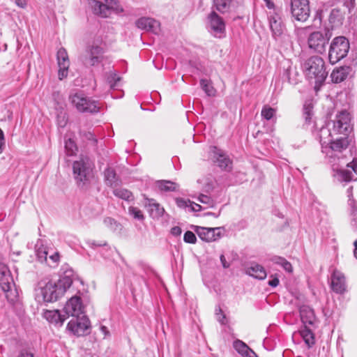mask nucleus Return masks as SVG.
<instances>
[{
  "label": "nucleus",
  "mask_w": 357,
  "mask_h": 357,
  "mask_svg": "<svg viewBox=\"0 0 357 357\" xmlns=\"http://www.w3.org/2000/svg\"><path fill=\"white\" fill-rule=\"evenodd\" d=\"M93 165L89 157L82 156L73 165V177L77 187L82 190H88L93 181Z\"/></svg>",
  "instance_id": "f257e3e1"
},
{
  "label": "nucleus",
  "mask_w": 357,
  "mask_h": 357,
  "mask_svg": "<svg viewBox=\"0 0 357 357\" xmlns=\"http://www.w3.org/2000/svg\"><path fill=\"white\" fill-rule=\"evenodd\" d=\"M303 68L307 78L314 80V89L319 90L328 76L324 60L319 56H312L305 61Z\"/></svg>",
  "instance_id": "f03ea898"
},
{
  "label": "nucleus",
  "mask_w": 357,
  "mask_h": 357,
  "mask_svg": "<svg viewBox=\"0 0 357 357\" xmlns=\"http://www.w3.org/2000/svg\"><path fill=\"white\" fill-rule=\"evenodd\" d=\"M350 50V43L349 40L344 36L335 37L329 46L328 61L330 63L334 65L344 59Z\"/></svg>",
  "instance_id": "7ed1b4c3"
},
{
  "label": "nucleus",
  "mask_w": 357,
  "mask_h": 357,
  "mask_svg": "<svg viewBox=\"0 0 357 357\" xmlns=\"http://www.w3.org/2000/svg\"><path fill=\"white\" fill-rule=\"evenodd\" d=\"M0 287L9 303H14L17 301L19 295L13 278L8 267L3 263H0Z\"/></svg>",
  "instance_id": "20e7f679"
},
{
  "label": "nucleus",
  "mask_w": 357,
  "mask_h": 357,
  "mask_svg": "<svg viewBox=\"0 0 357 357\" xmlns=\"http://www.w3.org/2000/svg\"><path fill=\"white\" fill-rule=\"evenodd\" d=\"M69 100L79 112L94 114L100 111V103L98 100L85 96L83 93H76L70 95Z\"/></svg>",
  "instance_id": "39448f33"
},
{
  "label": "nucleus",
  "mask_w": 357,
  "mask_h": 357,
  "mask_svg": "<svg viewBox=\"0 0 357 357\" xmlns=\"http://www.w3.org/2000/svg\"><path fill=\"white\" fill-rule=\"evenodd\" d=\"M331 35L328 29H325L323 31H317L311 33L307 38L308 47L317 53L323 54L326 51V45Z\"/></svg>",
  "instance_id": "423d86ee"
},
{
  "label": "nucleus",
  "mask_w": 357,
  "mask_h": 357,
  "mask_svg": "<svg viewBox=\"0 0 357 357\" xmlns=\"http://www.w3.org/2000/svg\"><path fill=\"white\" fill-rule=\"evenodd\" d=\"M39 292L37 297L40 300L41 298L44 302H54L57 301L63 295V289L58 287L56 282L49 281L43 284V282L39 283Z\"/></svg>",
  "instance_id": "0eeeda50"
},
{
  "label": "nucleus",
  "mask_w": 357,
  "mask_h": 357,
  "mask_svg": "<svg viewBox=\"0 0 357 357\" xmlns=\"http://www.w3.org/2000/svg\"><path fill=\"white\" fill-rule=\"evenodd\" d=\"M352 130L353 125L350 113L345 109L339 112L333 121V132L337 135L348 136Z\"/></svg>",
  "instance_id": "6e6552de"
},
{
  "label": "nucleus",
  "mask_w": 357,
  "mask_h": 357,
  "mask_svg": "<svg viewBox=\"0 0 357 357\" xmlns=\"http://www.w3.org/2000/svg\"><path fill=\"white\" fill-rule=\"evenodd\" d=\"M291 17L298 22H306L310 15L309 0H291Z\"/></svg>",
  "instance_id": "1a4fd4ad"
},
{
  "label": "nucleus",
  "mask_w": 357,
  "mask_h": 357,
  "mask_svg": "<svg viewBox=\"0 0 357 357\" xmlns=\"http://www.w3.org/2000/svg\"><path fill=\"white\" fill-rule=\"evenodd\" d=\"M90 321L85 315L75 317L67 325V329L77 336H83L89 333Z\"/></svg>",
  "instance_id": "9d476101"
},
{
  "label": "nucleus",
  "mask_w": 357,
  "mask_h": 357,
  "mask_svg": "<svg viewBox=\"0 0 357 357\" xmlns=\"http://www.w3.org/2000/svg\"><path fill=\"white\" fill-rule=\"evenodd\" d=\"M209 31L215 37L221 38L225 33V23L215 11L208 16Z\"/></svg>",
  "instance_id": "9b49d317"
},
{
  "label": "nucleus",
  "mask_w": 357,
  "mask_h": 357,
  "mask_svg": "<svg viewBox=\"0 0 357 357\" xmlns=\"http://www.w3.org/2000/svg\"><path fill=\"white\" fill-rule=\"evenodd\" d=\"M192 229L198 236L206 242H212L218 240L222 236V227H203L193 225Z\"/></svg>",
  "instance_id": "f8f14e48"
},
{
  "label": "nucleus",
  "mask_w": 357,
  "mask_h": 357,
  "mask_svg": "<svg viewBox=\"0 0 357 357\" xmlns=\"http://www.w3.org/2000/svg\"><path fill=\"white\" fill-rule=\"evenodd\" d=\"M63 311L68 318L70 316L75 317L84 315V306L82 305L81 298L75 296L70 298L64 306Z\"/></svg>",
  "instance_id": "ddd939ff"
},
{
  "label": "nucleus",
  "mask_w": 357,
  "mask_h": 357,
  "mask_svg": "<svg viewBox=\"0 0 357 357\" xmlns=\"http://www.w3.org/2000/svg\"><path fill=\"white\" fill-rule=\"evenodd\" d=\"M213 162L222 170L229 172L232 169V161L223 151L213 146L211 149Z\"/></svg>",
  "instance_id": "4468645a"
},
{
  "label": "nucleus",
  "mask_w": 357,
  "mask_h": 357,
  "mask_svg": "<svg viewBox=\"0 0 357 357\" xmlns=\"http://www.w3.org/2000/svg\"><path fill=\"white\" fill-rule=\"evenodd\" d=\"M269 25L275 40L281 39L285 33L286 27L281 17L275 13L269 17Z\"/></svg>",
  "instance_id": "2eb2a0df"
},
{
  "label": "nucleus",
  "mask_w": 357,
  "mask_h": 357,
  "mask_svg": "<svg viewBox=\"0 0 357 357\" xmlns=\"http://www.w3.org/2000/svg\"><path fill=\"white\" fill-rule=\"evenodd\" d=\"M57 62L59 66V79L62 80L68 76V68L70 66L68 55L63 47L60 48L57 52Z\"/></svg>",
  "instance_id": "dca6fc26"
},
{
  "label": "nucleus",
  "mask_w": 357,
  "mask_h": 357,
  "mask_svg": "<svg viewBox=\"0 0 357 357\" xmlns=\"http://www.w3.org/2000/svg\"><path fill=\"white\" fill-rule=\"evenodd\" d=\"M331 289L336 294H342L347 291L344 275L338 270H334L331 275Z\"/></svg>",
  "instance_id": "f3484780"
},
{
  "label": "nucleus",
  "mask_w": 357,
  "mask_h": 357,
  "mask_svg": "<svg viewBox=\"0 0 357 357\" xmlns=\"http://www.w3.org/2000/svg\"><path fill=\"white\" fill-rule=\"evenodd\" d=\"M136 26L141 29H144L157 33L160 30L158 21L150 17H142L137 20Z\"/></svg>",
  "instance_id": "a211bd4d"
},
{
  "label": "nucleus",
  "mask_w": 357,
  "mask_h": 357,
  "mask_svg": "<svg viewBox=\"0 0 357 357\" xmlns=\"http://www.w3.org/2000/svg\"><path fill=\"white\" fill-rule=\"evenodd\" d=\"M86 52L90 66H93L101 62L103 54V50L101 47L98 45L89 46Z\"/></svg>",
  "instance_id": "6ab92c4d"
},
{
  "label": "nucleus",
  "mask_w": 357,
  "mask_h": 357,
  "mask_svg": "<svg viewBox=\"0 0 357 357\" xmlns=\"http://www.w3.org/2000/svg\"><path fill=\"white\" fill-rule=\"evenodd\" d=\"M144 206L147 208L150 216L159 218L163 215L165 209L155 199L146 198Z\"/></svg>",
  "instance_id": "aec40b11"
},
{
  "label": "nucleus",
  "mask_w": 357,
  "mask_h": 357,
  "mask_svg": "<svg viewBox=\"0 0 357 357\" xmlns=\"http://www.w3.org/2000/svg\"><path fill=\"white\" fill-rule=\"evenodd\" d=\"M351 71L352 68L348 66L336 68L331 74V80L334 83H340L350 75Z\"/></svg>",
  "instance_id": "412c9836"
},
{
  "label": "nucleus",
  "mask_w": 357,
  "mask_h": 357,
  "mask_svg": "<svg viewBox=\"0 0 357 357\" xmlns=\"http://www.w3.org/2000/svg\"><path fill=\"white\" fill-rule=\"evenodd\" d=\"M104 178L105 184L112 188L119 187L121 184V179L116 174L114 169L110 167L105 169Z\"/></svg>",
  "instance_id": "4be33fe9"
},
{
  "label": "nucleus",
  "mask_w": 357,
  "mask_h": 357,
  "mask_svg": "<svg viewBox=\"0 0 357 357\" xmlns=\"http://www.w3.org/2000/svg\"><path fill=\"white\" fill-rule=\"evenodd\" d=\"M44 317L51 324L56 326H61L66 319L67 315L61 314L59 310H46L44 312Z\"/></svg>",
  "instance_id": "5701e85b"
},
{
  "label": "nucleus",
  "mask_w": 357,
  "mask_h": 357,
  "mask_svg": "<svg viewBox=\"0 0 357 357\" xmlns=\"http://www.w3.org/2000/svg\"><path fill=\"white\" fill-rule=\"evenodd\" d=\"M245 273L258 280H264L267 275L264 268L257 263H251L250 266L246 268Z\"/></svg>",
  "instance_id": "b1692460"
},
{
  "label": "nucleus",
  "mask_w": 357,
  "mask_h": 357,
  "mask_svg": "<svg viewBox=\"0 0 357 357\" xmlns=\"http://www.w3.org/2000/svg\"><path fill=\"white\" fill-rule=\"evenodd\" d=\"M301 319L305 326L313 325L315 321L314 310L307 305H303L300 307Z\"/></svg>",
  "instance_id": "393cba45"
},
{
  "label": "nucleus",
  "mask_w": 357,
  "mask_h": 357,
  "mask_svg": "<svg viewBox=\"0 0 357 357\" xmlns=\"http://www.w3.org/2000/svg\"><path fill=\"white\" fill-rule=\"evenodd\" d=\"M349 141L348 136H344L336 140H331L330 142L329 149L335 152L341 153L347 149L349 146Z\"/></svg>",
  "instance_id": "a878e982"
},
{
  "label": "nucleus",
  "mask_w": 357,
  "mask_h": 357,
  "mask_svg": "<svg viewBox=\"0 0 357 357\" xmlns=\"http://www.w3.org/2000/svg\"><path fill=\"white\" fill-rule=\"evenodd\" d=\"M235 350L243 357H252L255 353L243 341L236 340L233 343Z\"/></svg>",
  "instance_id": "bb28decb"
},
{
  "label": "nucleus",
  "mask_w": 357,
  "mask_h": 357,
  "mask_svg": "<svg viewBox=\"0 0 357 357\" xmlns=\"http://www.w3.org/2000/svg\"><path fill=\"white\" fill-rule=\"evenodd\" d=\"M214 8L220 13L225 14L231 11L234 0H213Z\"/></svg>",
  "instance_id": "cd10ccee"
},
{
  "label": "nucleus",
  "mask_w": 357,
  "mask_h": 357,
  "mask_svg": "<svg viewBox=\"0 0 357 357\" xmlns=\"http://www.w3.org/2000/svg\"><path fill=\"white\" fill-rule=\"evenodd\" d=\"M107 3H109V5L105 4L102 3L101 5V9H100V13L99 15L102 17H107L109 15V10L113 9L115 10L117 13L123 12L122 8H119L118 6H114L112 5V2H114V5L117 4V2L115 0H110V2H109L107 0H106Z\"/></svg>",
  "instance_id": "c85d7f7f"
},
{
  "label": "nucleus",
  "mask_w": 357,
  "mask_h": 357,
  "mask_svg": "<svg viewBox=\"0 0 357 357\" xmlns=\"http://www.w3.org/2000/svg\"><path fill=\"white\" fill-rule=\"evenodd\" d=\"M349 206H350V216H351V225L356 229H357V204L356 201L353 199L352 195H349L348 200Z\"/></svg>",
  "instance_id": "c756f323"
},
{
  "label": "nucleus",
  "mask_w": 357,
  "mask_h": 357,
  "mask_svg": "<svg viewBox=\"0 0 357 357\" xmlns=\"http://www.w3.org/2000/svg\"><path fill=\"white\" fill-rule=\"evenodd\" d=\"M113 194L116 197L128 202L134 199L132 193L126 188L116 187L113 188Z\"/></svg>",
  "instance_id": "7c9ffc66"
},
{
  "label": "nucleus",
  "mask_w": 357,
  "mask_h": 357,
  "mask_svg": "<svg viewBox=\"0 0 357 357\" xmlns=\"http://www.w3.org/2000/svg\"><path fill=\"white\" fill-rule=\"evenodd\" d=\"M158 187L161 191L174 192L178 188V185L171 181L163 180L158 182Z\"/></svg>",
  "instance_id": "2f4dec72"
},
{
  "label": "nucleus",
  "mask_w": 357,
  "mask_h": 357,
  "mask_svg": "<svg viewBox=\"0 0 357 357\" xmlns=\"http://www.w3.org/2000/svg\"><path fill=\"white\" fill-rule=\"evenodd\" d=\"M271 261L282 266L287 272L291 273L293 271L291 263L284 257L274 256L271 258Z\"/></svg>",
  "instance_id": "473e14b6"
},
{
  "label": "nucleus",
  "mask_w": 357,
  "mask_h": 357,
  "mask_svg": "<svg viewBox=\"0 0 357 357\" xmlns=\"http://www.w3.org/2000/svg\"><path fill=\"white\" fill-rule=\"evenodd\" d=\"M301 335L303 337L305 344L309 347H311L314 344V334L312 331L307 328V326H305L304 328L301 330Z\"/></svg>",
  "instance_id": "72a5a7b5"
},
{
  "label": "nucleus",
  "mask_w": 357,
  "mask_h": 357,
  "mask_svg": "<svg viewBox=\"0 0 357 357\" xmlns=\"http://www.w3.org/2000/svg\"><path fill=\"white\" fill-rule=\"evenodd\" d=\"M200 86L202 89L206 93L208 96H213L215 93V90L212 86L210 80L206 79H201Z\"/></svg>",
  "instance_id": "f704fd0d"
},
{
  "label": "nucleus",
  "mask_w": 357,
  "mask_h": 357,
  "mask_svg": "<svg viewBox=\"0 0 357 357\" xmlns=\"http://www.w3.org/2000/svg\"><path fill=\"white\" fill-rule=\"evenodd\" d=\"M73 282V279L70 275H66L58 280L56 282L58 287L63 289V294L70 287Z\"/></svg>",
  "instance_id": "c9c22d12"
},
{
  "label": "nucleus",
  "mask_w": 357,
  "mask_h": 357,
  "mask_svg": "<svg viewBox=\"0 0 357 357\" xmlns=\"http://www.w3.org/2000/svg\"><path fill=\"white\" fill-rule=\"evenodd\" d=\"M36 248L38 260L41 263L45 261L47 262V255L49 254L47 248H45L43 245H39L38 243L36 244Z\"/></svg>",
  "instance_id": "e433bc0d"
},
{
  "label": "nucleus",
  "mask_w": 357,
  "mask_h": 357,
  "mask_svg": "<svg viewBox=\"0 0 357 357\" xmlns=\"http://www.w3.org/2000/svg\"><path fill=\"white\" fill-rule=\"evenodd\" d=\"M105 226L112 231H116L121 229V225L117 222L114 218L107 217L103 221Z\"/></svg>",
  "instance_id": "4c0bfd02"
},
{
  "label": "nucleus",
  "mask_w": 357,
  "mask_h": 357,
  "mask_svg": "<svg viewBox=\"0 0 357 357\" xmlns=\"http://www.w3.org/2000/svg\"><path fill=\"white\" fill-rule=\"evenodd\" d=\"M275 114L276 110L268 105H264L261 112V116L267 121L272 119L275 116Z\"/></svg>",
  "instance_id": "58836bf2"
},
{
  "label": "nucleus",
  "mask_w": 357,
  "mask_h": 357,
  "mask_svg": "<svg viewBox=\"0 0 357 357\" xmlns=\"http://www.w3.org/2000/svg\"><path fill=\"white\" fill-rule=\"evenodd\" d=\"M313 105L311 103L305 102L303 106V117L305 123H310L313 116Z\"/></svg>",
  "instance_id": "ea45409f"
},
{
  "label": "nucleus",
  "mask_w": 357,
  "mask_h": 357,
  "mask_svg": "<svg viewBox=\"0 0 357 357\" xmlns=\"http://www.w3.org/2000/svg\"><path fill=\"white\" fill-rule=\"evenodd\" d=\"M198 201L199 202H201L202 204H204L205 206H204V208H211L214 205V201L213 199L208 196V195H203V194H201L199 197H198Z\"/></svg>",
  "instance_id": "a19ab883"
},
{
  "label": "nucleus",
  "mask_w": 357,
  "mask_h": 357,
  "mask_svg": "<svg viewBox=\"0 0 357 357\" xmlns=\"http://www.w3.org/2000/svg\"><path fill=\"white\" fill-rule=\"evenodd\" d=\"M65 149L68 155H73L75 154L77 148L73 140L68 139L65 142Z\"/></svg>",
  "instance_id": "79ce46f5"
},
{
  "label": "nucleus",
  "mask_w": 357,
  "mask_h": 357,
  "mask_svg": "<svg viewBox=\"0 0 357 357\" xmlns=\"http://www.w3.org/2000/svg\"><path fill=\"white\" fill-rule=\"evenodd\" d=\"M128 212L135 219L138 220H143L144 219L142 212L137 207L130 206L128 208Z\"/></svg>",
  "instance_id": "37998d69"
},
{
  "label": "nucleus",
  "mask_w": 357,
  "mask_h": 357,
  "mask_svg": "<svg viewBox=\"0 0 357 357\" xmlns=\"http://www.w3.org/2000/svg\"><path fill=\"white\" fill-rule=\"evenodd\" d=\"M120 81V77H116V75L114 73H111L107 77V82L109 84V86L111 89H115L118 86V82Z\"/></svg>",
  "instance_id": "c03bdc74"
},
{
  "label": "nucleus",
  "mask_w": 357,
  "mask_h": 357,
  "mask_svg": "<svg viewBox=\"0 0 357 357\" xmlns=\"http://www.w3.org/2000/svg\"><path fill=\"white\" fill-rule=\"evenodd\" d=\"M291 71L292 69L290 66H289L287 69L284 70L283 78L287 79L289 83L291 84H296L297 83V79L296 78L291 77Z\"/></svg>",
  "instance_id": "a18cd8bd"
},
{
  "label": "nucleus",
  "mask_w": 357,
  "mask_h": 357,
  "mask_svg": "<svg viewBox=\"0 0 357 357\" xmlns=\"http://www.w3.org/2000/svg\"><path fill=\"white\" fill-rule=\"evenodd\" d=\"M183 241L185 243L194 244L197 241V238L195 234L192 231H187L184 234Z\"/></svg>",
  "instance_id": "49530a36"
},
{
  "label": "nucleus",
  "mask_w": 357,
  "mask_h": 357,
  "mask_svg": "<svg viewBox=\"0 0 357 357\" xmlns=\"http://www.w3.org/2000/svg\"><path fill=\"white\" fill-rule=\"evenodd\" d=\"M89 4L96 15H99L100 9H101L102 2L98 0H90Z\"/></svg>",
  "instance_id": "de8ad7c7"
},
{
  "label": "nucleus",
  "mask_w": 357,
  "mask_h": 357,
  "mask_svg": "<svg viewBox=\"0 0 357 357\" xmlns=\"http://www.w3.org/2000/svg\"><path fill=\"white\" fill-rule=\"evenodd\" d=\"M342 176L345 181H351L354 179V174L351 170L346 169L342 172Z\"/></svg>",
  "instance_id": "09e8293b"
},
{
  "label": "nucleus",
  "mask_w": 357,
  "mask_h": 357,
  "mask_svg": "<svg viewBox=\"0 0 357 357\" xmlns=\"http://www.w3.org/2000/svg\"><path fill=\"white\" fill-rule=\"evenodd\" d=\"M57 121L60 127H64L66 125L68 121L66 114L65 112H61L60 114L57 115Z\"/></svg>",
  "instance_id": "8fccbe9b"
},
{
  "label": "nucleus",
  "mask_w": 357,
  "mask_h": 357,
  "mask_svg": "<svg viewBox=\"0 0 357 357\" xmlns=\"http://www.w3.org/2000/svg\"><path fill=\"white\" fill-rule=\"evenodd\" d=\"M190 201L189 199L185 200L183 198H176V203L177 206L181 208H190Z\"/></svg>",
  "instance_id": "3c124183"
},
{
  "label": "nucleus",
  "mask_w": 357,
  "mask_h": 357,
  "mask_svg": "<svg viewBox=\"0 0 357 357\" xmlns=\"http://www.w3.org/2000/svg\"><path fill=\"white\" fill-rule=\"evenodd\" d=\"M215 312H216V316H217V319H218V321L222 324H226V321H225L226 317L223 314V312L221 310V308L218 307V309H215Z\"/></svg>",
  "instance_id": "603ef678"
},
{
  "label": "nucleus",
  "mask_w": 357,
  "mask_h": 357,
  "mask_svg": "<svg viewBox=\"0 0 357 357\" xmlns=\"http://www.w3.org/2000/svg\"><path fill=\"white\" fill-rule=\"evenodd\" d=\"M190 208L192 211H196V212L200 211L204 209V207L202 206L201 205L196 204L195 202H190Z\"/></svg>",
  "instance_id": "864d4df0"
},
{
  "label": "nucleus",
  "mask_w": 357,
  "mask_h": 357,
  "mask_svg": "<svg viewBox=\"0 0 357 357\" xmlns=\"http://www.w3.org/2000/svg\"><path fill=\"white\" fill-rule=\"evenodd\" d=\"M5 146V137L1 128H0V154L3 152Z\"/></svg>",
  "instance_id": "5fc2aeb1"
},
{
  "label": "nucleus",
  "mask_w": 357,
  "mask_h": 357,
  "mask_svg": "<svg viewBox=\"0 0 357 357\" xmlns=\"http://www.w3.org/2000/svg\"><path fill=\"white\" fill-rule=\"evenodd\" d=\"M271 278H272V279L268 281V285L272 287H276L279 284V279L273 275H271Z\"/></svg>",
  "instance_id": "6e6d98bb"
},
{
  "label": "nucleus",
  "mask_w": 357,
  "mask_h": 357,
  "mask_svg": "<svg viewBox=\"0 0 357 357\" xmlns=\"http://www.w3.org/2000/svg\"><path fill=\"white\" fill-rule=\"evenodd\" d=\"M181 232H182V230H181V227H178V226H175V227H172L171 229V234L174 236H180Z\"/></svg>",
  "instance_id": "4d7b16f0"
},
{
  "label": "nucleus",
  "mask_w": 357,
  "mask_h": 357,
  "mask_svg": "<svg viewBox=\"0 0 357 357\" xmlns=\"http://www.w3.org/2000/svg\"><path fill=\"white\" fill-rule=\"evenodd\" d=\"M99 328L100 332L102 333L104 338L110 335L109 331L106 326L100 325Z\"/></svg>",
  "instance_id": "13d9d810"
},
{
  "label": "nucleus",
  "mask_w": 357,
  "mask_h": 357,
  "mask_svg": "<svg viewBox=\"0 0 357 357\" xmlns=\"http://www.w3.org/2000/svg\"><path fill=\"white\" fill-rule=\"evenodd\" d=\"M50 259L54 262L56 263L59 260V252H54L52 255H50Z\"/></svg>",
  "instance_id": "bf43d9fd"
},
{
  "label": "nucleus",
  "mask_w": 357,
  "mask_h": 357,
  "mask_svg": "<svg viewBox=\"0 0 357 357\" xmlns=\"http://www.w3.org/2000/svg\"><path fill=\"white\" fill-rule=\"evenodd\" d=\"M13 1L20 8H24L26 6V0H13Z\"/></svg>",
  "instance_id": "052dcab7"
},
{
  "label": "nucleus",
  "mask_w": 357,
  "mask_h": 357,
  "mask_svg": "<svg viewBox=\"0 0 357 357\" xmlns=\"http://www.w3.org/2000/svg\"><path fill=\"white\" fill-rule=\"evenodd\" d=\"M264 1L265 2L266 6L268 9H274L275 8V4H274L273 1H272L271 0H264Z\"/></svg>",
  "instance_id": "680f3d73"
},
{
  "label": "nucleus",
  "mask_w": 357,
  "mask_h": 357,
  "mask_svg": "<svg viewBox=\"0 0 357 357\" xmlns=\"http://www.w3.org/2000/svg\"><path fill=\"white\" fill-rule=\"evenodd\" d=\"M322 10H317L315 13L314 16V21L319 20V23L321 22V14H322Z\"/></svg>",
  "instance_id": "e2e57ef3"
},
{
  "label": "nucleus",
  "mask_w": 357,
  "mask_h": 357,
  "mask_svg": "<svg viewBox=\"0 0 357 357\" xmlns=\"http://www.w3.org/2000/svg\"><path fill=\"white\" fill-rule=\"evenodd\" d=\"M220 261L224 268H227L229 267V264L227 262L226 259L223 255L220 256Z\"/></svg>",
  "instance_id": "0e129e2a"
},
{
  "label": "nucleus",
  "mask_w": 357,
  "mask_h": 357,
  "mask_svg": "<svg viewBox=\"0 0 357 357\" xmlns=\"http://www.w3.org/2000/svg\"><path fill=\"white\" fill-rule=\"evenodd\" d=\"M17 357H33V354L27 351H22Z\"/></svg>",
  "instance_id": "69168bd1"
},
{
  "label": "nucleus",
  "mask_w": 357,
  "mask_h": 357,
  "mask_svg": "<svg viewBox=\"0 0 357 357\" xmlns=\"http://www.w3.org/2000/svg\"><path fill=\"white\" fill-rule=\"evenodd\" d=\"M348 167H350L352 169V172H354V173H357V163L356 162H351L350 164H349L347 165Z\"/></svg>",
  "instance_id": "338daca9"
},
{
  "label": "nucleus",
  "mask_w": 357,
  "mask_h": 357,
  "mask_svg": "<svg viewBox=\"0 0 357 357\" xmlns=\"http://www.w3.org/2000/svg\"><path fill=\"white\" fill-rule=\"evenodd\" d=\"M354 255L355 257L357 259V240L354 241Z\"/></svg>",
  "instance_id": "774afa93"
}]
</instances>
